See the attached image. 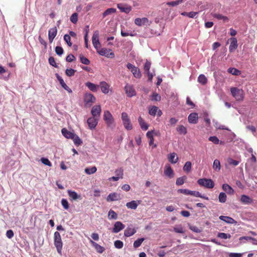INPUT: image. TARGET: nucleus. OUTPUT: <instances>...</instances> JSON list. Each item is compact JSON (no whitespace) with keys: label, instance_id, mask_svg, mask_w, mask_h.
I'll return each instance as SVG.
<instances>
[{"label":"nucleus","instance_id":"obj_60","mask_svg":"<svg viewBox=\"0 0 257 257\" xmlns=\"http://www.w3.org/2000/svg\"><path fill=\"white\" fill-rule=\"evenodd\" d=\"M161 98V96L156 92H154L151 95V99L152 100L160 101Z\"/></svg>","mask_w":257,"mask_h":257},{"label":"nucleus","instance_id":"obj_40","mask_svg":"<svg viewBox=\"0 0 257 257\" xmlns=\"http://www.w3.org/2000/svg\"><path fill=\"white\" fill-rule=\"evenodd\" d=\"M97 171V168L96 167L94 166L91 168H86L85 169V172L86 174L90 175L94 174Z\"/></svg>","mask_w":257,"mask_h":257},{"label":"nucleus","instance_id":"obj_18","mask_svg":"<svg viewBox=\"0 0 257 257\" xmlns=\"http://www.w3.org/2000/svg\"><path fill=\"white\" fill-rule=\"evenodd\" d=\"M231 43L229 47V50L230 52H232L235 50L238 46L237 41L236 38H231L230 39Z\"/></svg>","mask_w":257,"mask_h":257},{"label":"nucleus","instance_id":"obj_46","mask_svg":"<svg viewBox=\"0 0 257 257\" xmlns=\"http://www.w3.org/2000/svg\"><path fill=\"white\" fill-rule=\"evenodd\" d=\"M213 17L218 20H222L224 22L228 21V18L219 14H215L213 15Z\"/></svg>","mask_w":257,"mask_h":257},{"label":"nucleus","instance_id":"obj_41","mask_svg":"<svg viewBox=\"0 0 257 257\" xmlns=\"http://www.w3.org/2000/svg\"><path fill=\"white\" fill-rule=\"evenodd\" d=\"M198 14L197 12H183L181 13V15L184 16H187L189 18H194Z\"/></svg>","mask_w":257,"mask_h":257},{"label":"nucleus","instance_id":"obj_45","mask_svg":"<svg viewBox=\"0 0 257 257\" xmlns=\"http://www.w3.org/2000/svg\"><path fill=\"white\" fill-rule=\"evenodd\" d=\"M187 177L185 176L177 178L176 182V185L178 186L183 185Z\"/></svg>","mask_w":257,"mask_h":257},{"label":"nucleus","instance_id":"obj_58","mask_svg":"<svg viewBox=\"0 0 257 257\" xmlns=\"http://www.w3.org/2000/svg\"><path fill=\"white\" fill-rule=\"evenodd\" d=\"M64 40L67 43V44L69 47H71L72 46V44L71 42V37L70 35L68 34H65L64 36Z\"/></svg>","mask_w":257,"mask_h":257},{"label":"nucleus","instance_id":"obj_56","mask_svg":"<svg viewBox=\"0 0 257 257\" xmlns=\"http://www.w3.org/2000/svg\"><path fill=\"white\" fill-rule=\"evenodd\" d=\"M217 237H218L220 238H222V239H227V238H230L231 237V235L229 234L221 232V233H218Z\"/></svg>","mask_w":257,"mask_h":257},{"label":"nucleus","instance_id":"obj_47","mask_svg":"<svg viewBox=\"0 0 257 257\" xmlns=\"http://www.w3.org/2000/svg\"><path fill=\"white\" fill-rule=\"evenodd\" d=\"M79 58L82 64L85 65H89L90 64V61L85 57H84L83 55L80 54L79 55Z\"/></svg>","mask_w":257,"mask_h":257},{"label":"nucleus","instance_id":"obj_48","mask_svg":"<svg viewBox=\"0 0 257 257\" xmlns=\"http://www.w3.org/2000/svg\"><path fill=\"white\" fill-rule=\"evenodd\" d=\"M226 195L225 193L221 192L219 195V201L221 203H224L226 201Z\"/></svg>","mask_w":257,"mask_h":257},{"label":"nucleus","instance_id":"obj_7","mask_svg":"<svg viewBox=\"0 0 257 257\" xmlns=\"http://www.w3.org/2000/svg\"><path fill=\"white\" fill-rule=\"evenodd\" d=\"M101 112V109L99 105L93 106L91 110V113L92 115V117H96L98 119H99Z\"/></svg>","mask_w":257,"mask_h":257},{"label":"nucleus","instance_id":"obj_39","mask_svg":"<svg viewBox=\"0 0 257 257\" xmlns=\"http://www.w3.org/2000/svg\"><path fill=\"white\" fill-rule=\"evenodd\" d=\"M227 72L234 75H239L240 74V71L235 68H229L227 69Z\"/></svg>","mask_w":257,"mask_h":257},{"label":"nucleus","instance_id":"obj_43","mask_svg":"<svg viewBox=\"0 0 257 257\" xmlns=\"http://www.w3.org/2000/svg\"><path fill=\"white\" fill-rule=\"evenodd\" d=\"M184 2V0H177L167 3V5L169 6L175 7Z\"/></svg>","mask_w":257,"mask_h":257},{"label":"nucleus","instance_id":"obj_33","mask_svg":"<svg viewBox=\"0 0 257 257\" xmlns=\"http://www.w3.org/2000/svg\"><path fill=\"white\" fill-rule=\"evenodd\" d=\"M138 204L137 203L136 201L135 200L132 201L130 202H127L126 204V206L128 208H131L132 209H136L138 207Z\"/></svg>","mask_w":257,"mask_h":257},{"label":"nucleus","instance_id":"obj_35","mask_svg":"<svg viewBox=\"0 0 257 257\" xmlns=\"http://www.w3.org/2000/svg\"><path fill=\"white\" fill-rule=\"evenodd\" d=\"M116 12V9L114 8H109L105 11L102 14V16L105 18L108 15H111V14L115 13Z\"/></svg>","mask_w":257,"mask_h":257},{"label":"nucleus","instance_id":"obj_15","mask_svg":"<svg viewBox=\"0 0 257 257\" xmlns=\"http://www.w3.org/2000/svg\"><path fill=\"white\" fill-rule=\"evenodd\" d=\"M164 173L169 178H172L174 176V171L169 164L165 165Z\"/></svg>","mask_w":257,"mask_h":257},{"label":"nucleus","instance_id":"obj_27","mask_svg":"<svg viewBox=\"0 0 257 257\" xmlns=\"http://www.w3.org/2000/svg\"><path fill=\"white\" fill-rule=\"evenodd\" d=\"M119 199V196L116 193H110L109 194L106 200L107 201H113L117 200Z\"/></svg>","mask_w":257,"mask_h":257},{"label":"nucleus","instance_id":"obj_54","mask_svg":"<svg viewBox=\"0 0 257 257\" xmlns=\"http://www.w3.org/2000/svg\"><path fill=\"white\" fill-rule=\"evenodd\" d=\"M70 21L73 24H76L78 21V14L76 13H73L70 18Z\"/></svg>","mask_w":257,"mask_h":257},{"label":"nucleus","instance_id":"obj_31","mask_svg":"<svg viewBox=\"0 0 257 257\" xmlns=\"http://www.w3.org/2000/svg\"><path fill=\"white\" fill-rule=\"evenodd\" d=\"M223 190L229 194H233L234 190L229 185L223 184L222 185Z\"/></svg>","mask_w":257,"mask_h":257},{"label":"nucleus","instance_id":"obj_49","mask_svg":"<svg viewBox=\"0 0 257 257\" xmlns=\"http://www.w3.org/2000/svg\"><path fill=\"white\" fill-rule=\"evenodd\" d=\"M227 163L229 165H231V166H237L239 163V161H236V160H234L231 158H228L227 159Z\"/></svg>","mask_w":257,"mask_h":257},{"label":"nucleus","instance_id":"obj_24","mask_svg":"<svg viewBox=\"0 0 257 257\" xmlns=\"http://www.w3.org/2000/svg\"><path fill=\"white\" fill-rule=\"evenodd\" d=\"M92 44L93 46H95L96 45H100L99 41V32L98 31H95L93 35L92 39Z\"/></svg>","mask_w":257,"mask_h":257},{"label":"nucleus","instance_id":"obj_63","mask_svg":"<svg viewBox=\"0 0 257 257\" xmlns=\"http://www.w3.org/2000/svg\"><path fill=\"white\" fill-rule=\"evenodd\" d=\"M61 204H62V205L63 206V207L65 209H68L69 208V203L66 199H62L61 200Z\"/></svg>","mask_w":257,"mask_h":257},{"label":"nucleus","instance_id":"obj_34","mask_svg":"<svg viewBox=\"0 0 257 257\" xmlns=\"http://www.w3.org/2000/svg\"><path fill=\"white\" fill-rule=\"evenodd\" d=\"M192 164L190 161H187L185 163L183 167V171L187 172V173L190 172L191 170Z\"/></svg>","mask_w":257,"mask_h":257},{"label":"nucleus","instance_id":"obj_38","mask_svg":"<svg viewBox=\"0 0 257 257\" xmlns=\"http://www.w3.org/2000/svg\"><path fill=\"white\" fill-rule=\"evenodd\" d=\"M209 141L212 142L215 144H224V143L222 141H220L218 138L216 136L210 137L208 139Z\"/></svg>","mask_w":257,"mask_h":257},{"label":"nucleus","instance_id":"obj_28","mask_svg":"<svg viewBox=\"0 0 257 257\" xmlns=\"http://www.w3.org/2000/svg\"><path fill=\"white\" fill-rule=\"evenodd\" d=\"M136 232V230L134 228L127 227L124 231V235L126 237L132 236Z\"/></svg>","mask_w":257,"mask_h":257},{"label":"nucleus","instance_id":"obj_3","mask_svg":"<svg viewBox=\"0 0 257 257\" xmlns=\"http://www.w3.org/2000/svg\"><path fill=\"white\" fill-rule=\"evenodd\" d=\"M121 118L124 128L127 130H132L133 125L127 114L124 112H122L121 114Z\"/></svg>","mask_w":257,"mask_h":257},{"label":"nucleus","instance_id":"obj_16","mask_svg":"<svg viewBox=\"0 0 257 257\" xmlns=\"http://www.w3.org/2000/svg\"><path fill=\"white\" fill-rule=\"evenodd\" d=\"M188 119L189 123L196 124L198 119V113L196 112L191 113L188 116Z\"/></svg>","mask_w":257,"mask_h":257},{"label":"nucleus","instance_id":"obj_62","mask_svg":"<svg viewBox=\"0 0 257 257\" xmlns=\"http://www.w3.org/2000/svg\"><path fill=\"white\" fill-rule=\"evenodd\" d=\"M191 191V190H189L188 189H180L178 190V192H179L180 193H182L185 195H190Z\"/></svg>","mask_w":257,"mask_h":257},{"label":"nucleus","instance_id":"obj_42","mask_svg":"<svg viewBox=\"0 0 257 257\" xmlns=\"http://www.w3.org/2000/svg\"><path fill=\"white\" fill-rule=\"evenodd\" d=\"M198 81L203 85L207 83V79L205 76L203 74H201L198 77Z\"/></svg>","mask_w":257,"mask_h":257},{"label":"nucleus","instance_id":"obj_52","mask_svg":"<svg viewBox=\"0 0 257 257\" xmlns=\"http://www.w3.org/2000/svg\"><path fill=\"white\" fill-rule=\"evenodd\" d=\"M144 240V238H139L137 240H135V242H134V244H133L134 247L135 248H137V247L140 246Z\"/></svg>","mask_w":257,"mask_h":257},{"label":"nucleus","instance_id":"obj_1","mask_svg":"<svg viewBox=\"0 0 257 257\" xmlns=\"http://www.w3.org/2000/svg\"><path fill=\"white\" fill-rule=\"evenodd\" d=\"M230 92L232 95L237 101H241L243 99V91L242 89H238L237 87H231Z\"/></svg>","mask_w":257,"mask_h":257},{"label":"nucleus","instance_id":"obj_50","mask_svg":"<svg viewBox=\"0 0 257 257\" xmlns=\"http://www.w3.org/2000/svg\"><path fill=\"white\" fill-rule=\"evenodd\" d=\"M108 215L109 219H116L117 218L116 212L111 209L109 211Z\"/></svg>","mask_w":257,"mask_h":257},{"label":"nucleus","instance_id":"obj_57","mask_svg":"<svg viewBox=\"0 0 257 257\" xmlns=\"http://www.w3.org/2000/svg\"><path fill=\"white\" fill-rule=\"evenodd\" d=\"M158 108L157 106H154L149 109V113L150 115L155 116L157 112Z\"/></svg>","mask_w":257,"mask_h":257},{"label":"nucleus","instance_id":"obj_51","mask_svg":"<svg viewBox=\"0 0 257 257\" xmlns=\"http://www.w3.org/2000/svg\"><path fill=\"white\" fill-rule=\"evenodd\" d=\"M60 84L61 85V86L65 89L69 93H72V91L71 90V88H70L66 84V83L64 82V80H60Z\"/></svg>","mask_w":257,"mask_h":257},{"label":"nucleus","instance_id":"obj_37","mask_svg":"<svg viewBox=\"0 0 257 257\" xmlns=\"http://www.w3.org/2000/svg\"><path fill=\"white\" fill-rule=\"evenodd\" d=\"M71 139L73 140L74 144L77 146L82 144V141H81V140L76 134H74V137H73V138H72Z\"/></svg>","mask_w":257,"mask_h":257},{"label":"nucleus","instance_id":"obj_59","mask_svg":"<svg viewBox=\"0 0 257 257\" xmlns=\"http://www.w3.org/2000/svg\"><path fill=\"white\" fill-rule=\"evenodd\" d=\"M76 70L72 68L67 69L65 71L66 74L69 77L72 76L74 75Z\"/></svg>","mask_w":257,"mask_h":257},{"label":"nucleus","instance_id":"obj_21","mask_svg":"<svg viewBox=\"0 0 257 257\" xmlns=\"http://www.w3.org/2000/svg\"><path fill=\"white\" fill-rule=\"evenodd\" d=\"M67 192H68V195H69V197L72 200H76L77 199H80V200L81 199V196L80 195H78L77 193V192H76L74 191H72V190H68L67 191Z\"/></svg>","mask_w":257,"mask_h":257},{"label":"nucleus","instance_id":"obj_36","mask_svg":"<svg viewBox=\"0 0 257 257\" xmlns=\"http://www.w3.org/2000/svg\"><path fill=\"white\" fill-rule=\"evenodd\" d=\"M190 195L194 196L195 197H200L201 198H203V199H204L205 200H209V198L208 197L204 196V195H202L201 194V193L198 191H191Z\"/></svg>","mask_w":257,"mask_h":257},{"label":"nucleus","instance_id":"obj_4","mask_svg":"<svg viewBox=\"0 0 257 257\" xmlns=\"http://www.w3.org/2000/svg\"><path fill=\"white\" fill-rule=\"evenodd\" d=\"M197 183L201 186H203L206 188L211 189L214 186L213 181L210 179H199L198 180Z\"/></svg>","mask_w":257,"mask_h":257},{"label":"nucleus","instance_id":"obj_53","mask_svg":"<svg viewBox=\"0 0 257 257\" xmlns=\"http://www.w3.org/2000/svg\"><path fill=\"white\" fill-rule=\"evenodd\" d=\"M114 245L115 248L118 249L122 248L123 246V243L119 240H115L114 242Z\"/></svg>","mask_w":257,"mask_h":257},{"label":"nucleus","instance_id":"obj_26","mask_svg":"<svg viewBox=\"0 0 257 257\" xmlns=\"http://www.w3.org/2000/svg\"><path fill=\"white\" fill-rule=\"evenodd\" d=\"M240 201L244 204H249L252 202V199L247 195H242L241 196Z\"/></svg>","mask_w":257,"mask_h":257},{"label":"nucleus","instance_id":"obj_12","mask_svg":"<svg viewBox=\"0 0 257 257\" xmlns=\"http://www.w3.org/2000/svg\"><path fill=\"white\" fill-rule=\"evenodd\" d=\"M99 119L94 117H90L87 120V124L90 129H94L96 126Z\"/></svg>","mask_w":257,"mask_h":257},{"label":"nucleus","instance_id":"obj_20","mask_svg":"<svg viewBox=\"0 0 257 257\" xmlns=\"http://www.w3.org/2000/svg\"><path fill=\"white\" fill-rule=\"evenodd\" d=\"M168 159L169 162L172 164H176L179 160L177 154L174 152L168 155Z\"/></svg>","mask_w":257,"mask_h":257},{"label":"nucleus","instance_id":"obj_10","mask_svg":"<svg viewBox=\"0 0 257 257\" xmlns=\"http://www.w3.org/2000/svg\"><path fill=\"white\" fill-rule=\"evenodd\" d=\"M124 90L128 97H131L136 95L135 89L131 85L127 84L124 87Z\"/></svg>","mask_w":257,"mask_h":257},{"label":"nucleus","instance_id":"obj_19","mask_svg":"<svg viewBox=\"0 0 257 257\" xmlns=\"http://www.w3.org/2000/svg\"><path fill=\"white\" fill-rule=\"evenodd\" d=\"M90 242L91 244L92 245V246L94 247V248L98 253H101L104 251V247L100 245L99 244L94 242L92 240H90Z\"/></svg>","mask_w":257,"mask_h":257},{"label":"nucleus","instance_id":"obj_44","mask_svg":"<svg viewBox=\"0 0 257 257\" xmlns=\"http://www.w3.org/2000/svg\"><path fill=\"white\" fill-rule=\"evenodd\" d=\"M177 131L180 134L186 135L187 133L186 128L182 125H179L177 128Z\"/></svg>","mask_w":257,"mask_h":257},{"label":"nucleus","instance_id":"obj_2","mask_svg":"<svg viewBox=\"0 0 257 257\" xmlns=\"http://www.w3.org/2000/svg\"><path fill=\"white\" fill-rule=\"evenodd\" d=\"M54 244L57 248L58 252L61 253L63 246V243L62 241L60 234L58 231H56L54 233Z\"/></svg>","mask_w":257,"mask_h":257},{"label":"nucleus","instance_id":"obj_29","mask_svg":"<svg viewBox=\"0 0 257 257\" xmlns=\"http://www.w3.org/2000/svg\"><path fill=\"white\" fill-rule=\"evenodd\" d=\"M138 121L142 130L146 131L148 129L149 125L145 122L144 120L141 116L139 117Z\"/></svg>","mask_w":257,"mask_h":257},{"label":"nucleus","instance_id":"obj_14","mask_svg":"<svg viewBox=\"0 0 257 257\" xmlns=\"http://www.w3.org/2000/svg\"><path fill=\"white\" fill-rule=\"evenodd\" d=\"M117 7L120 11V12L125 13L126 14H128L132 10V7L131 6L121 3L118 4L117 5Z\"/></svg>","mask_w":257,"mask_h":257},{"label":"nucleus","instance_id":"obj_11","mask_svg":"<svg viewBox=\"0 0 257 257\" xmlns=\"http://www.w3.org/2000/svg\"><path fill=\"white\" fill-rule=\"evenodd\" d=\"M151 22H149V20L147 18H136L135 20V24L141 27L143 25H150Z\"/></svg>","mask_w":257,"mask_h":257},{"label":"nucleus","instance_id":"obj_64","mask_svg":"<svg viewBox=\"0 0 257 257\" xmlns=\"http://www.w3.org/2000/svg\"><path fill=\"white\" fill-rule=\"evenodd\" d=\"M55 52L58 55H61L63 53V49L61 47L57 46L55 48Z\"/></svg>","mask_w":257,"mask_h":257},{"label":"nucleus","instance_id":"obj_8","mask_svg":"<svg viewBox=\"0 0 257 257\" xmlns=\"http://www.w3.org/2000/svg\"><path fill=\"white\" fill-rule=\"evenodd\" d=\"M111 51V50L110 49L104 48L98 51V53L101 56H105L108 58H113L114 57V54Z\"/></svg>","mask_w":257,"mask_h":257},{"label":"nucleus","instance_id":"obj_6","mask_svg":"<svg viewBox=\"0 0 257 257\" xmlns=\"http://www.w3.org/2000/svg\"><path fill=\"white\" fill-rule=\"evenodd\" d=\"M103 119L109 127L111 126L114 123V118L108 110L104 111Z\"/></svg>","mask_w":257,"mask_h":257},{"label":"nucleus","instance_id":"obj_9","mask_svg":"<svg viewBox=\"0 0 257 257\" xmlns=\"http://www.w3.org/2000/svg\"><path fill=\"white\" fill-rule=\"evenodd\" d=\"M84 100L86 104L90 105L92 103L95 102L96 98L92 94L90 93H86L84 95Z\"/></svg>","mask_w":257,"mask_h":257},{"label":"nucleus","instance_id":"obj_23","mask_svg":"<svg viewBox=\"0 0 257 257\" xmlns=\"http://www.w3.org/2000/svg\"><path fill=\"white\" fill-rule=\"evenodd\" d=\"M61 133L66 138L70 139L73 138V137H74V135L75 134L74 133L69 131L66 128H62L61 130Z\"/></svg>","mask_w":257,"mask_h":257},{"label":"nucleus","instance_id":"obj_22","mask_svg":"<svg viewBox=\"0 0 257 257\" xmlns=\"http://www.w3.org/2000/svg\"><path fill=\"white\" fill-rule=\"evenodd\" d=\"M85 85L89 88L90 90L93 92H96L99 87V85L95 84L90 82H87L85 83Z\"/></svg>","mask_w":257,"mask_h":257},{"label":"nucleus","instance_id":"obj_17","mask_svg":"<svg viewBox=\"0 0 257 257\" xmlns=\"http://www.w3.org/2000/svg\"><path fill=\"white\" fill-rule=\"evenodd\" d=\"M125 227V225L120 221H116L113 228V232L117 233L122 230Z\"/></svg>","mask_w":257,"mask_h":257},{"label":"nucleus","instance_id":"obj_55","mask_svg":"<svg viewBox=\"0 0 257 257\" xmlns=\"http://www.w3.org/2000/svg\"><path fill=\"white\" fill-rule=\"evenodd\" d=\"M116 176L119 177V178H122L123 175V170L122 168H119L115 171Z\"/></svg>","mask_w":257,"mask_h":257},{"label":"nucleus","instance_id":"obj_32","mask_svg":"<svg viewBox=\"0 0 257 257\" xmlns=\"http://www.w3.org/2000/svg\"><path fill=\"white\" fill-rule=\"evenodd\" d=\"M213 168L215 171H217V172H218L220 170V168H221L220 163L218 160L215 159L214 161L213 164Z\"/></svg>","mask_w":257,"mask_h":257},{"label":"nucleus","instance_id":"obj_25","mask_svg":"<svg viewBox=\"0 0 257 257\" xmlns=\"http://www.w3.org/2000/svg\"><path fill=\"white\" fill-rule=\"evenodd\" d=\"M100 87L101 88V91L105 93H108L109 92V85L105 81H101L100 83Z\"/></svg>","mask_w":257,"mask_h":257},{"label":"nucleus","instance_id":"obj_13","mask_svg":"<svg viewBox=\"0 0 257 257\" xmlns=\"http://www.w3.org/2000/svg\"><path fill=\"white\" fill-rule=\"evenodd\" d=\"M57 34V29L56 27L49 29L48 31V39L50 43H52Z\"/></svg>","mask_w":257,"mask_h":257},{"label":"nucleus","instance_id":"obj_30","mask_svg":"<svg viewBox=\"0 0 257 257\" xmlns=\"http://www.w3.org/2000/svg\"><path fill=\"white\" fill-rule=\"evenodd\" d=\"M219 218L228 223L233 224L235 222V221L232 218L228 216L221 215L219 216Z\"/></svg>","mask_w":257,"mask_h":257},{"label":"nucleus","instance_id":"obj_61","mask_svg":"<svg viewBox=\"0 0 257 257\" xmlns=\"http://www.w3.org/2000/svg\"><path fill=\"white\" fill-rule=\"evenodd\" d=\"M41 162L44 164L45 165L48 166H52V163L51 162L47 159L45 158H42L41 159Z\"/></svg>","mask_w":257,"mask_h":257},{"label":"nucleus","instance_id":"obj_5","mask_svg":"<svg viewBox=\"0 0 257 257\" xmlns=\"http://www.w3.org/2000/svg\"><path fill=\"white\" fill-rule=\"evenodd\" d=\"M126 67L131 71L135 77L137 78H141L142 74L139 68L130 63L126 64Z\"/></svg>","mask_w":257,"mask_h":257}]
</instances>
